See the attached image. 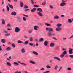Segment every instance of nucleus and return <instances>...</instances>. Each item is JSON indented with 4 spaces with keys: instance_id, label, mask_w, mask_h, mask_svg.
<instances>
[{
    "instance_id": "f257e3e1",
    "label": "nucleus",
    "mask_w": 73,
    "mask_h": 73,
    "mask_svg": "<svg viewBox=\"0 0 73 73\" xmlns=\"http://www.w3.org/2000/svg\"><path fill=\"white\" fill-rule=\"evenodd\" d=\"M37 11L38 12H37V14L40 16L42 17L43 16V15L40 12H42V10L41 8H38L37 9Z\"/></svg>"
},
{
    "instance_id": "f03ea898",
    "label": "nucleus",
    "mask_w": 73,
    "mask_h": 73,
    "mask_svg": "<svg viewBox=\"0 0 73 73\" xmlns=\"http://www.w3.org/2000/svg\"><path fill=\"white\" fill-rule=\"evenodd\" d=\"M67 54V51L66 50H64L63 52L60 55V56L61 58H63V57H64V56H65V54Z\"/></svg>"
},
{
    "instance_id": "7ed1b4c3",
    "label": "nucleus",
    "mask_w": 73,
    "mask_h": 73,
    "mask_svg": "<svg viewBox=\"0 0 73 73\" xmlns=\"http://www.w3.org/2000/svg\"><path fill=\"white\" fill-rule=\"evenodd\" d=\"M20 31V28L18 27H15V32H16L17 33H18Z\"/></svg>"
},
{
    "instance_id": "20e7f679",
    "label": "nucleus",
    "mask_w": 73,
    "mask_h": 73,
    "mask_svg": "<svg viewBox=\"0 0 73 73\" xmlns=\"http://www.w3.org/2000/svg\"><path fill=\"white\" fill-rule=\"evenodd\" d=\"M66 3H62L60 4V7H64L66 5Z\"/></svg>"
},
{
    "instance_id": "39448f33",
    "label": "nucleus",
    "mask_w": 73,
    "mask_h": 73,
    "mask_svg": "<svg viewBox=\"0 0 73 73\" xmlns=\"http://www.w3.org/2000/svg\"><path fill=\"white\" fill-rule=\"evenodd\" d=\"M62 30V28L61 27H58L56 29V31H60Z\"/></svg>"
},
{
    "instance_id": "423d86ee",
    "label": "nucleus",
    "mask_w": 73,
    "mask_h": 73,
    "mask_svg": "<svg viewBox=\"0 0 73 73\" xmlns=\"http://www.w3.org/2000/svg\"><path fill=\"white\" fill-rule=\"evenodd\" d=\"M54 58L55 60H58V61H61V60H60V58L56 56L54 57Z\"/></svg>"
},
{
    "instance_id": "0eeeda50",
    "label": "nucleus",
    "mask_w": 73,
    "mask_h": 73,
    "mask_svg": "<svg viewBox=\"0 0 73 73\" xmlns=\"http://www.w3.org/2000/svg\"><path fill=\"white\" fill-rule=\"evenodd\" d=\"M5 62H6V64L8 66H11V63L7 61H6Z\"/></svg>"
},
{
    "instance_id": "6e6552de",
    "label": "nucleus",
    "mask_w": 73,
    "mask_h": 73,
    "mask_svg": "<svg viewBox=\"0 0 73 73\" xmlns=\"http://www.w3.org/2000/svg\"><path fill=\"white\" fill-rule=\"evenodd\" d=\"M8 5L11 9H13V5H11L10 4H8Z\"/></svg>"
},
{
    "instance_id": "1a4fd4ad",
    "label": "nucleus",
    "mask_w": 73,
    "mask_h": 73,
    "mask_svg": "<svg viewBox=\"0 0 73 73\" xmlns=\"http://www.w3.org/2000/svg\"><path fill=\"white\" fill-rule=\"evenodd\" d=\"M11 50V48L10 47H8L5 49L6 51H9Z\"/></svg>"
},
{
    "instance_id": "9d476101",
    "label": "nucleus",
    "mask_w": 73,
    "mask_h": 73,
    "mask_svg": "<svg viewBox=\"0 0 73 73\" xmlns=\"http://www.w3.org/2000/svg\"><path fill=\"white\" fill-rule=\"evenodd\" d=\"M38 27L37 26H35L34 27V29L35 30H36V31H37L38 30Z\"/></svg>"
},
{
    "instance_id": "9b49d317",
    "label": "nucleus",
    "mask_w": 73,
    "mask_h": 73,
    "mask_svg": "<svg viewBox=\"0 0 73 73\" xmlns=\"http://www.w3.org/2000/svg\"><path fill=\"white\" fill-rule=\"evenodd\" d=\"M44 46H48V41H45L44 43Z\"/></svg>"
},
{
    "instance_id": "f8f14e48",
    "label": "nucleus",
    "mask_w": 73,
    "mask_h": 73,
    "mask_svg": "<svg viewBox=\"0 0 73 73\" xmlns=\"http://www.w3.org/2000/svg\"><path fill=\"white\" fill-rule=\"evenodd\" d=\"M36 8H34L31 10V12H34L36 11Z\"/></svg>"
},
{
    "instance_id": "ddd939ff",
    "label": "nucleus",
    "mask_w": 73,
    "mask_h": 73,
    "mask_svg": "<svg viewBox=\"0 0 73 73\" xmlns=\"http://www.w3.org/2000/svg\"><path fill=\"white\" fill-rule=\"evenodd\" d=\"M62 26V24L60 23L57 24L56 25V27H61Z\"/></svg>"
},
{
    "instance_id": "4468645a",
    "label": "nucleus",
    "mask_w": 73,
    "mask_h": 73,
    "mask_svg": "<svg viewBox=\"0 0 73 73\" xmlns=\"http://www.w3.org/2000/svg\"><path fill=\"white\" fill-rule=\"evenodd\" d=\"M50 47H53L54 46V44L53 43H51L50 44Z\"/></svg>"
},
{
    "instance_id": "2eb2a0df",
    "label": "nucleus",
    "mask_w": 73,
    "mask_h": 73,
    "mask_svg": "<svg viewBox=\"0 0 73 73\" xmlns=\"http://www.w3.org/2000/svg\"><path fill=\"white\" fill-rule=\"evenodd\" d=\"M32 53H33L34 54H35V55H36L37 56H38V54L35 51H33L32 52Z\"/></svg>"
},
{
    "instance_id": "dca6fc26",
    "label": "nucleus",
    "mask_w": 73,
    "mask_h": 73,
    "mask_svg": "<svg viewBox=\"0 0 73 73\" xmlns=\"http://www.w3.org/2000/svg\"><path fill=\"white\" fill-rule=\"evenodd\" d=\"M11 15L12 16H16V13L15 12H12Z\"/></svg>"
},
{
    "instance_id": "f3484780",
    "label": "nucleus",
    "mask_w": 73,
    "mask_h": 73,
    "mask_svg": "<svg viewBox=\"0 0 73 73\" xmlns=\"http://www.w3.org/2000/svg\"><path fill=\"white\" fill-rule=\"evenodd\" d=\"M1 42L2 43H5V39H3L1 40Z\"/></svg>"
},
{
    "instance_id": "a211bd4d",
    "label": "nucleus",
    "mask_w": 73,
    "mask_h": 73,
    "mask_svg": "<svg viewBox=\"0 0 73 73\" xmlns=\"http://www.w3.org/2000/svg\"><path fill=\"white\" fill-rule=\"evenodd\" d=\"M54 19H58L59 17L57 15H56L54 17Z\"/></svg>"
},
{
    "instance_id": "6ab92c4d",
    "label": "nucleus",
    "mask_w": 73,
    "mask_h": 73,
    "mask_svg": "<svg viewBox=\"0 0 73 73\" xmlns=\"http://www.w3.org/2000/svg\"><path fill=\"white\" fill-rule=\"evenodd\" d=\"M73 49H70V50L69 51V53L70 54H72V51H73Z\"/></svg>"
},
{
    "instance_id": "aec40b11",
    "label": "nucleus",
    "mask_w": 73,
    "mask_h": 73,
    "mask_svg": "<svg viewBox=\"0 0 73 73\" xmlns=\"http://www.w3.org/2000/svg\"><path fill=\"white\" fill-rule=\"evenodd\" d=\"M21 52L22 53H24L25 52V49H24V48H22L21 50Z\"/></svg>"
},
{
    "instance_id": "412c9836",
    "label": "nucleus",
    "mask_w": 73,
    "mask_h": 73,
    "mask_svg": "<svg viewBox=\"0 0 73 73\" xmlns=\"http://www.w3.org/2000/svg\"><path fill=\"white\" fill-rule=\"evenodd\" d=\"M29 62L31 64H36V62H35L33 61H30Z\"/></svg>"
},
{
    "instance_id": "4be33fe9",
    "label": "nucleus",
    "mask_w": 73,
    "mask_h": 73,
    "mask_svg": "<svg viewBox=\"0 0 73 73\" xmlns=\"http://www.w3.org/2000/svg\"><path fill=\"white\" fill-rule=\"evenodd\" d=\"M44 39L42 38H40L39 40V42H42V41H44Z\"/></svg>"
},
{
    "instance_id": "5701e85b",
    "label": "nucleus",
    "mask_w": 73,
    "mask_h": 73,
    "mask_svg": "<svg viewBox=\"0 0 73 73\" xmlns=\"http://www.w3.org/2000/svg\"><path fill=\"white\" fill-rule=\"evenodd\" d=\"M29 40L30 41H33V38L30 37H29Z\"/></svg>"
},
{
    "instance_id": "b1692460",
    "label": "nucleus",
    "mask_w": 73,
    "mask_h": 73,
    "mask_svg": "<svg viewBox=\"0 0 73 73\" xmlns=\"http://www.w3.org/2000/svg\"><path fill=\"white\" fill-rule=\"evenodd\" d=\"M29 43V41H25L24 42V44H25V45H28Z\"/></svg>"
},
{
    "instance_id": "393cba45",
    "label": "nucleus",
    "mask_w": 73,
    "mask_h": 73,
    "mask_svg": "<svg viewBox=\"0 0 73 73\" xmlns=\"http://www.w3.org/2000/svg\"><path fill=\"white\" fill-rule=\"evenodd\" d=\"M49 31L50 32H52V31H53V29L52 28L50 27L49 28Z\"/></svg>"
},
{
    "instance_id": "a878e982",
    "label": "nucleus",
    "mask_w": 73,
    "mask_h": 73,
    "mask_svg": "<svg viewBox=\"0 0 73 73\" xmlns=\"http://www.w3.org/2000/svg\"><path fill=\"white\" fill-rule=\"evenodd\" d=\"M48 36H52V33H51V32H48Z\"/></svg>"
},
{
    "instance_id": "bb28decb",
    "label": "nucleus",
    "mask_w": 73,
    "mask_h": 73,
    "mask_svg": "<svg viewBox=\"0 0 73 73\" xmlns=\"http://www.w3.org/2000/svg\"><path fill=\"white\" fill-rule=\"evenodd\" d=\"M4 35L5 36H8L11 35V34L9 33H7V34H5Z\"/></svg>"
},
{
    "instance_id": "cd10ccee",
    "label": "nucleus",
    "mask_w": 73,
    "mask_h": 73,
    "mask_svg": "<svg viewBox=\"0 0 73 73\" xmlns=\"http://www.w3.org/2000/svg\"><path fill=\"white\" fill-rule=\"evenodd\" d=\"M18 44H20L21 43H23V42L19 40L17 41Z\"/></svg>"
},
{
    "instance_id": "c85d7f7f",
    "label": "nucleus",
    "mask_w": 73,
    "mask_h": 73,
    "mask_svg": "<svg viewBox=\"0 0 73 73\" xmlns=\"http://www.w3.org/2000/svg\"><path fill=\"white\" fill-rule=\"evenodd\" d=\"M20 3L21 7H23V5H24L23 3L21 2H20Z\"/></svg>"
},
{
    "instance_id": "c756f323",
    "label": "nucleus",
    "mask_w": 73,
    "mask_h": 73,
    "mask_svg": "<svg viewBox=\"0 0 73 73\" xmlns=\"http://www.w3.org/2000/svg\"><path fill=\"white\" fill-rule=\"evenodd\" d=\"M14 65H17V66H18V65H19V64L17 63V62H14Z\"/></svg>"
},
{
    "instance_id": "7c9ffc66",
    "label": "nucleus",
    "mask_w": 73,
    "mask_h": 73,
    "mask_svg": "<svg viewBox=\"0 0 73 73\" xmlns=\"http://www.w3.org/2000/svg\"><path fill=\"white\" fill-rule=\"evenodd\" d=\"M21 65H23V66H27V64L25 63H20Z\"/></svg>"
},
{
    "instance_id": "2f4dec72",
    "label": "nucleus",
    "mask_w": 73,
    "mask_h": 73,
    "mask_svg": "<svg viewBox=\"0 0 73 73\" xmlns=\"http://www.w3.org/2000/svg\"><path fill=\"white\" fill-rule=\"evenodd\" d=\"M46 68L47 69H50V68H51V67H50V66L49 65L46 66Z\"/></svg>"
},
{
    "instance_id": "473e14b6",
    "label": "nucleus",
    "mask_w": 73,
    "mask_h": 73,
    "mask_svg": "<svg viewBox=\"0 0 73 73\" xmlns=\"http://www.w3.org/2000/svg\"><path fill=\"white\" fill-rule=\"evenodd\" d=\"M6 8H7V11L8 12L9 11V7H8V6H6Z\"/></svg>"
},
{
    "instance_id": "72a5a7b5",
    "label": "nucleus",
    "mask_w": 73,
    "mask_h": 73,
    "mask_svg": "<svg viewBox=\"0 0 73 73\" xmlns=\"http://www.w3.org/2000/svg\"><path fill=\"white\" fill-rule=\"evenodd\" d=\"M11 45H12V46L13 48H15L16 47V46L15 45V44L14 43H13L11 44Z\"/></svg>"
},
{
    "instance_id": "f704fd0d",
    "label": "nucleus",
    "mask_w": 73,
    "mask_h": 73,
    "mask_svg": "<svg viewBox=\"0 0 73 73\" xmlns=\"http://www.w3.org/2000/svg\"><path fill=\"white\" fill-rule=\"evenodd\" d=\"M68 22L69 23H72V20L70 19H68Z\"/></svg>"
},
{
    "instance_id": "c9c22d12",
    "label": "nucleus",
    "mask_w": 73,
    "mask_h": 73,
    "mask_svg": "<svg viewBox=\"0 0 73 73\" xmlns=\"http://www.w3.org/2000/svg\"><path fill=\"white\" fill-rule=\"evenodd\" d=\"M5 20H4V19H2V24H3L4 25L5 24Z\"/></svg>"
},
{
    "instance_id": "e433bc0d",
    "label": "nucleus",
    "mask_w": 73,
    "mask_h": 73,
    "mask_svg": "<svg viewBox=\"0 0 73 73\" xmlns=\"http://www.w3.org/2000/svg\"><path fill=\"white\" fill-rule=\"evenodd\" d=\"M45 25L46 26H50V24H49L48 23H45Z\"/></svg>"
},
{
    "instance_id": "4c0bfd02",
    "label": "nucleus",
    "mask_w": 73,
    "mask_h": 73,
    "mask_svg": "<svg viewBox=\"0 0 73 73\" xmlns=\"http://www.w3.org/2000/svg\"><path fill=\"white\" fill-rule=\"evenodd\" d=\"M23 20L24 21H25L27 20V19H26V18H25L24 17H23Z\"/></svg>"
},
{
    "instance_id": "58836bf2",
    "label": "nucleus",
    "mask_w": 73,
    "mask_h": 73,
    "mask_svg": "<svg viewBox=\"0 0 73 73\" xmlns=\"http://www.w3.org/2000/svg\"><path fill=\"white\" fill-rule=\"evenodd\" d=\"M49 7L50 9H53V6L52 5L49 6Z\"/></svg>"
},
{
    "instance_id": "ea45409f",
    "label": "nucleus",
    "mask_w": 73,
    "mask_h": 73,
    "mask_svg": "<svg viewBox=\"0 0 73 73\" xmlns=\"http://www.w3.org/2000/svg\"><path fill=\"white\" fill-rule=\"evenodd\" d=\"M34 7H36V8H38L39 7V6L37 5H34Z\"/></svg>"
},
{
    "instance_id": "a19ab883",
    "label": "nucleus",
    "mask_w": 73,
    "mask_h": 73,
    "mask_svg": "<svg viewBox=\"0 0 73 73\" xmlns=\"http://www.w3.org/2000/svg\"><path fill=\"white\" fill-rule=\"evenodd\" d=\"M3 32L5 33H8V31L5 30H3Z\"/></svg>"
},
{
    "instance_id": "79ce46f5",
    "label": "nucleus",
    "mask_w": 73,
    "mask_h": 73,
    "mask_svg": "<svg viewBox=\"0 0 73 73\" xmlns=\"http://www.w3.org/2000/svg\"><path fill=\"white\" fill-rule=\"evenodd\" d=\"M28 8V7L26 5H25L24 7V8H25V9H27Z\"/></svg>"
},
{
    "instance_id": "37998d69",
    "label": "nucleus",
    "mask_w": 73,
    "mask_h": 73,
    "mask_svg": "<svg viewBox=\"0 0 73 73\" xmlns=\"http://www.w3.org/2000/svg\"><path fill=\"white\" fill-rule=\"evenodd\" d=\"M32 32V30H29L28 31V33H31Z\"/></svg>"
},
{
    "instance_id": "c03bdc74",
    "label": "nucleus",
    "mask_w": 73,
    "mask_h": 73,
    "mask_svg": "<svg viewBox=\"0 0 73 73\" xmlns=\"http://www.w3.org/2000/svg\"><path fill=\"white\" fill-rule=\"evenodd\" d=\"M29 45H30V46H32L33 45V44L31 43H29Z\"/></svg>"
},
{
    "instance_id": "a18cd8bd",
    "label": "nucleus",
    "mask_w": 73,
    "mask_h": 73,
    "mask_svg": "<svg viewBox=\"0 0 73 73\" xmlns=\"http://www.w3.org/2000/svg\"><path fill=\"white\" fill-rule=\"evenodd\" d=\"M57 68H58V66H56L54 68V70H57Z\"/></svg>"
},
{
    "instance_id": "49530a36",
    "label": "nucleus",
    "mask_w": 73,
    "mask_h": 73,
    "mask_svg": "<svg viewBox=\"0 0 73 73\" xmlns=\"http://www.w3.org/2000/svg\"><path fill=\"white\" fill-rule=\"evenodd\" d=\"M17 20H21V18L20 17H17Z\"/></svg>"
},
{
    "instance_id": "de8ad7c7",
    "label": "nucleus",
    "mask_w": 73,
    "mask_h": 73,
    "mask_svg": "<svg viewBox=\"0 0 73 73\" xmlns=\"http://www.w3.org/2000/svg\"><path fill=\"white\" fill-rule=\"evenodd\" d=\"M67 70H72V68H67Z\"/></svg>"
},
{
    "instance_id": "09e8293b",
    "label": "nucleus",
    "mask_w": 73,
    "mask_h": 73,
    "mask_svg": "<svg viewBox=\"0 0 73 73\" xmlns=\"http://www.w3.org/2000/svg\"><path fill=\"white\" fill-rule=\"evenodd\" d=\"M23 16H25V17H29V16H28V15H25V14L23 15Z\"/></svg>"
},
{
    "instance_id": "8fccbe9b",
    "label": "nucleus",
    "mask_w": 73,
    "mask_h": 73,
    "mask_svg": "<svg viewBox=\"0 0 73 73\" xmlns=\"http://www.w3.org/2000/svg\"><path fill=\"white\" fill-rule=\"evenodd\" d=\"M31 2L32 4H34V0H31Z\"/></svg>"
},
{
    "instance_id": "3c124183",
    "label": "nucleus",
    "mask_w": 73,
    "mask_h": 73,
    "mask_svg": "<svg viewBox=\"0 0 73 73\" xmlns=\"http://www.w3.org/2000/svg\"><path fill=\"white\" fill-rule=\"evenodd\" d=\"M46 4V3L45 2H43V3H42V5H45Z\"/></svg>"
},
{
    "instance_id": "603ef678",
    "label": "nucleus",
    "mask_w": 73,
    "mask_h": 73,
    "mask_svg": "<svg viewBox=\"0 0 73 73\" xmlns=\"http://www.w3.org/2000/svg\"><path fill=\"white\" fill-rule=\"evenodd\" d=\"M69 57H71V58H73V55H70L69 56Z\"/></svg>"
},
{
    "instance_id": "864d4df0",
    "label": "nucleus",
    "mask_w": 73,
    "mask_h": 73,
    "mask_svg": "<svg viewBox=\"0 0 73 73\" xmlns=\"http://www.w3.org/2000/svg\"><path fill=\"white\" fill-rule=\"evenodd\" d=\"M15 73H21V72L20 71H19V72L18 71H15Z\"/></svg>"
},
{
    "instance_id": "5fc2aeb1",
    "label": "nucleus",
    "mask_w": 73,
    "mask_h": 73,
    "mask_svg": "<svg viewBox=\"0 0 73 73\" xmlns=\"http://www.w3.org/2000/svg\"><path fill=\"white\" fill-rule=\"evenodd\" d=\"M62 69V66H60L59 69V71H60V70H61V69Z\"/></svg>"
},
{
    "instance_id": "6e6d98bb",
    "label": "nucleus",
    "mask_w": 73,
    "mask_h": 73,
    "mask_svg": "<svg viewBox=\"0 0 73 73\" xmlns=\"http://www.w3.org/2000/svg\"><path fill=\"white\" fill-rule=\"evenodd\" d=\"M24 37L26 38V39H28V37H27V36H24Z\"/></svg>"
},
{
    "instance_id": "4d7b16f0",
    "label": "nucleus",
    "mask_w": 73,
    "mask_h": 73,
    "mask_svg": "<svg viewBox=\"0 0 73 73\" xmlns=\"http://www.w3.org/2000/svg\"><path fill=\"white\" fill-rule=\"evenodd\" d=\"M45 70V69L44 68H42L40 69V70Z\"/></svg>"
},
{
    "instance_id": "13d9d810",
    "label": "nucleus",
    "mask_w": 73,
    "mask_h": 73,
    "mask_svg": "<svg viewBox=\"0 0 73 73\" xmlns=\"http://www.w3.org/2000/svg\"><path fill=\"white\" fill-rule=\"evenodd\" d=\"M46 31H49V28H46Z\"/></svg>"
},
{
    "instance_id": "bf43d9fd",
    "label": "nucleus",
    "mask_w": 73,
    "mask_h": 73,
    "mask_svg": "<svg viewBox=\"0 0 73 73\" xmlns=\"http://www.w3.org/2000/svg\"><path fill=\"white\" fill-rule=\"evenodd\" d=\"M7 27H11V25L10 24H8L7 25Z\"/></svg>"
},
{
    "instance_id": "052dcab7",
    "label": "nucleus",
    "mask_w": 73,
    "mask_h": 73,
    "mask_svg": "<svg viewBox=\"0 0 73 73\" xmlns=\"http://www.w3.org/2000/svg\"><path fill=\"white\" fill-rule=\"evenodd\" d=\"M52 36H55V33H53L52 34Z\"/></svg>"
},
{
    "instance_id": "680f3d73",
    "label": "nucleus",
    "mask_w": 73,
    "mask_h": 73,
    "mask_svg": "<svg viewBox=\"0 0 73 73\" xmlns=\"http://www.w3.org/2000/svg\"><path fill=\"white\" fill-rule=\"evenodd\" d=\"M60 17H64V15H60Z\"/></svg>"
},
{
    "instance_id": "e2e57ef3",
    "label": "nucleus",
    "mask_w": 73,
    "mask_h": 73,
    "mask_svg": "<svg viewBox=\"0 0 73 73\" xmlns=\"http://www.w3.org/2000/svg\"><path fill=\"white\" fill-rule=\"evenodd\" d=\"M62 2L63 3H65V2H66L67 1H64L63 0H62Z\"/></svg>"
},
{
    "instance_id": "0e129e2a",
    "label": "nucleus",
    "mask_w": 73,
    "mask_h": 73,
    "mask_svg": "<svg viewBox=\"0 0 73 73\" xmlns=\"http://www.w3.org/2000/svg\"><path fill=\"white\" fill-rule=\"evenodd\" d=\"M13 1L15 2H16V3H17L18 1H17V0H13Z\"/></svg>"
},
{
    "instance_id": "69168bd1",
    "label": "nucleus",
    "mask_w": 73,
    "mask_h": 73,
    "mask_svg": "<svg viewBox=\"0 0 73 73\" xmlns=\"http://www.w3.org/2000/svg\"><path fill=\"white\" fill-rule=\"evenodd\" d=\"M53 39H54V40H57V39L56 38H55V37H53Z\"/></svg>"
},
{
    "instance_id": "338daca9",
    "label": "nucleus",
    "mask_w": 73,
    "mask_h": 73,
    "mask_svg": "<svg viewBox=\"0 0 73 73\" xmlns=\"http://www.w3.org/2000/svg\"><path fill=\"white\" fill-rule=\"evenodd\" d=\"M63 40H65L66 39V38H63Z\"/></svg>"
},
{
    "instance_id": "774afa93",
    "label": "nucleus",
    "mask_w": 73,
    "mask_h": 73,
    "mask_svg": "<svg viewBox=\"0 0 73 73\" xmlns=\"http://www.w3.org/2000/svg\"><path fill=\"white\" fill-rule=\"evenodd\" d=\"M46 72V73H49V72H50V71H47Z\"/></svg>"
}]
</instances>
